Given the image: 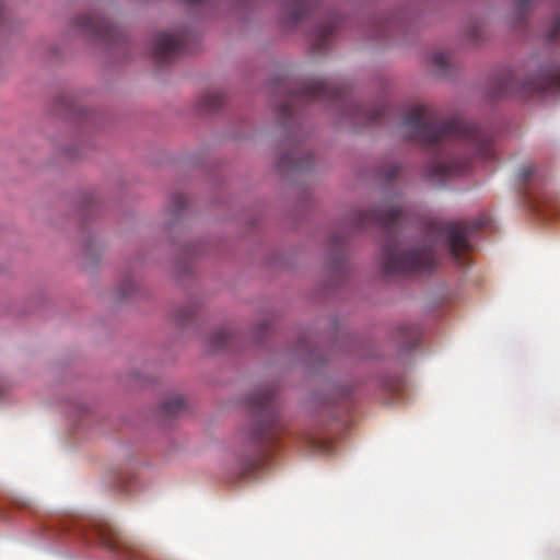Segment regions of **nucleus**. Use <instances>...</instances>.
I'll return each mask as SVG.
<instances>
[{
    "label": "nucleus",
    "instance_id": "4468645a",
    "mask_svg": "<svg viewBox=\"0 0 560 560\" xmlns=\"http://www.w3.org/2000/svg\"><path fill=\"white\" fill-rule=\"evenodd\" d=\"M223 94L218 90H210L205 92L198 101L200 109L205 112H214L223 104Z\"/></svg>",
    "mask_w": 560,
    "mask_h": 560
},
{
    "label": "nucleus",
    "instance_id": "ddd939ff",
    "mask_svg": "<svg viewBox=\"0 0 560 560\" xmlns=\"http://www.w3.org/2000/svg\"><path fill=\"white\" fill-rule=\"evenodd\" d=\"M336 27L337 23L335 19L322 24L316 30L313 49L316 51L323 50L329 44L330 37L334 34Z\"/></svg>",
    "mask_w": 560,
    "mask_h": 560
},
{
    "label": "nucleus",
    "instance_id": "2eb2a0df",
    "mask_svg": "<svg viewBox=\"0 0 560 560\" xmlns=\"http://www.w3.org/2000/svg\"><path fill=\"white\" fill-rule=\"evenodd\" d=\"M431 65L436 69V71L440 74H447L450 65H451V58L448 52L446 51H434L431 57Z\"/></svg>",
    "mask_w": 560,
    "mask_h": 560
},
{
    "label": "nucleus",
    "instance_id": "1a4fd4ad",
    "mask_svg": "<svg viewBox=\"0 0 560 560\" xmlns=\"http://www.w3.org/2000/svg\"><path fill=\"white\" fill-rule=\"evenodd\" d=\"M74 25L85 35L106 44H116L122 36L121 30L98 12L80 14Z\"/></svg>",
    "mask_w": 560,
    "mask_h": 560
},
{
    "label": "nucleus",
    "instance_id": "dca6fc26",
    "mask_svg": "<svg viewBox=\"0 0 560 560\" xmlns=\"http://www.w3.org/2000/svg\"><path fill=\"white\" fill-rule=\"evenodd\" d=\"M185 408V399L182 396H173L163 402L162 410L167 416H176Z\"/></svg>",
    "mask_w": 560,
    "mask_h": 560
},
{
    "label": "nucleus",
    "instance_id": "f3484780",
    "mask_svg": "<svg viewBox=\"0 0 560 560\" xmlns=\"http://www.w3.org/2000/svg\"><path fill=\"white\" fill-rule=\"evenodd\" d=\"M231 337L226 328L219 329L211 336L210 345L213 350H222L230 343Z\"/></svg>",
    "mask_w": 560,
    "mask_h": 560
},
{
    "label": "nucleus",
    "instance_id": "f257e3e1",
    "mask_svg": "<svg viewBox=\"0 0 560 560\" xmlns=\"http://www.w3.org/2000/svg\"><path fill=\"white\" fill-rule=\"evenodd\" d=\"M400 128L407 140L424 147L454 141L464 150L460 156H453L444 151L436 153L427 168L430 180H442L466 172L471 156L482 161L494 158L492 138L488 131L458 116L440 120L438 112L429 105L415 104L407 108Z\"/></svg>",
    "mask_w": 560,
    "mask_h": 560
},
{
    "label": "nucleus",
    "instance_id": "7ed1b4c3",
    "mask_svg": "<svg viewBox=\"0 0 560 560\" xmlns=\"http://www.w3.org/2000/svg\"><path fill=\"white\" fill-rule=\"evenodd\" d=\"M247 405L255 419L246 438L249 454L241 462V474L245 478H250L267 460L271 447L281 434V425L276 392L272 388L256 389L247 398Z\"/></svg>",
    "mask_w": 560,
    "mask_h": 560
},
{
    "label": "nucleus",
    "instance_id": "20e7f679",
    "mask_svg": "<svg viewBox=\"0 0 560 560\" xmlns=\"http://www.w3.org/2000/svg\"><path fill=\"white\" fill-rule=\"evenodd\" d=\"M347 88L328 79H310L300 83L289 92L287 98L279 105V114L282 119H289L294 115L298 105L314 101H332L340 103L343 115L361 125L380 124L389 115L390 107L387 104H377L366 107L349 102L346 97Z\"/></svg>",
    "mask_w": 560,
    "mask_h": 560
},
{
    "label": "nucleus",
    "instance_id": "6e6552de",
    "mask_svg": "<svg viewBox=\"0 0 560 560\" xmlns=\"http://www.w3.org/2000/svg\"><path fill=\"white\" fill-rule=\"evenodd\" d=\"M517 182L529 208L541 217H549V213L544 208L551 203V199L541 190L539 186L540 179L533 163H527L520 167Z\"/></svg>",
    "mask_w": 560,
    "mask_h": 560
},
{
    "label": "nucleus",
    "instance_id": "9b49d317",
    "mask_svg": "<svg viewBox=\"0 0 560 560\" xmlns=\"http://www.w3.org/2000/svg\"><path fill=\"white\" fill-rule=\"evenodd\" d=\"M312 156L303 153L299 148L283 154L278 161V167L281 171H305L311 166Z\"/></svg>",
    "mask_w": 560,
    "mask_h": 560
},
{
    "label": "nucleus",
    "instance_id": "423d86ee",
    "mask_svg": "<svg viewBox=\"0 0 560 560\" xmlns=\"http://www.w3.org/2000/svg\"><path fill=\"white\" fill-rule=\"evenodd\" d=\"M547 92H560V65L540 68L534 77L520 81L512 72L505 73L497 81V96L518 95L527 98Z\"/></svg>",
    "mask_w": 560,
    "mask_h": 560
},
{
    "label": "nucleus",
    "instance_id": "a211bd4d",
    "mask_svg": "<svg viewBox=\"0 0 560 560\" xmlns=\"http://www.w3.org/2000/svg\"><path fill=\"white\" fill-rule=\"evenodd\" d=\"M398 28V23L395 19H386L377 27V37L386 38L390 36Z\"/></svg>",
    "mask_w": 560,
    "mask_h": 560
},
{
    "label": "nucleus",
    "instance_id": "b1692460",
    "mask_svg": "<svg viewBox=\"0 0 560 560\" xmlns=\"http://www.w3.org/2000/svg\"><path fill=\"white\" fill-rule=\"evenodd\" d=\"M119 299H125L132 294L135 290V282L130 278H126L120 285Z\"/></svg>",
    "mask_w": 560,
    "mask_h": 560
},
{
    "label": "nucleus",
    "instance_id": "4be33fe9",
    "mask_svg": "<svg viewBox=\"0 0 560 560\" xmlns=\"http://www.w3.org/2000/svg\"><path fill=\"white\" fill-rule=\"evenodd\" d=\"M547 38L549 42H558L560 40V15H558L551 23L550 28L547 33Z\"/></svg>",
    "mask_w": 560,
    "mask_h": 560
},
{
    "label": "nucleus",
    "instance_id": "393cba45",
    "mask_svg": "<svg viewBox=\"0 0 560 560\" xmlns=\"http://www.w3.org/2000/svg\"><path fill=\"white\" fill-rule=\"evenodd\" d=\"M186 205H187V199L183 194H175L172 197V206H173L175 212H180L182 210H184Z\"/></svg>",
    "mask_w": 560,
    "mask_h": 560
},
{
    "label": "nucleus",
    "instance_id": "f03ea898",
    "mask_svg": "<svg viewBox=\"0 0 560 560\" xmlns=\"http://www.w3.org/2000/svg\"><path fill=\"white\" fill-rule=\"evenodd\" d=\"M485 220L454 222L434 220L425 230L427 244L422 248L400 252L395 242H387L382 249V266L386 275H409L431 271L435 266V253L444 249L454 264L468 265L467 254L471 250L469 236L485 226Z\"/></svg>",
    "mask_w": 560,
    "mask_h": 560
},
{
    "label": "nucleus",
    "instance_id": "412c9836",
    "mask_svg": "<svg viewBox=\"0 0 560 560\" xmlns=\"http://www.w3.org/2000/svg\"><path fill=\"white\" fill-rule=\"evenodd\" d=\"M305 443L314 452H325L328 447L325 441L313 435H306Z\"/></svg>",
    "mask_w": 560,
    "mask_h": 560
},
{
    "label": "nucleus",
    "instance_id": "39448f33",
    "mask_svg": "<svg viewBox=\"0 0 560 560\" xmlns=\"http://www.w3.org/2000/svg\"><path fill=\"white\" fill-rule=\"evenodd\" d=\"M62 532H73L89 544H98L119 560H145L150 549L121 533L113 524L83 520H67L61 524Z\"/></svg>",
    "mask_w": 560,
    "mask_h": 560
},
{
    "label": "nucleus",
    "instance_id": "bb28decb",
    "mask_svg": "<svg viewBox=\"0 0 560 560\" xmlns=\"http://www.w3.org/2000/svg\"><path fill=\"white\" fill-rule=\"evenodd\" d=\"M183 1L189 5H198L202 2H206L207 0H183Z\"/></svg>",
    "mask_w": 560,
    "mask_h": 560
},
{
    "label": "nucleus",
    "instance_id": "9d476101",
    "mask_svg": "<svg viewBox=\"0 0 560 560\" xmlns=\"http://www.w3.org/2000/svg\"><path fill=\"white\" fill-rule=\"evenodd\" d=\"M190 38L191 35L186 28L156 34L152 45L154 59L164 63L179 57L187 51Z\"/></svg>",
    "mask_w": 560,
    "mask_h": 560
},
{
    "label": "nucleus",
    "instance_id": "aec40b11",
    "mask_svg": "<svg viewBox=\"0 0 560 560\" xmlns=\"http://www.w3.org/2000/svg\"><path fill=\"white\" fill-rule=\"evenodd\" d=\"M536 0H514L516 14L522 18L526 15L535 5Z\"/></svg>",
    "mask_w": 560,
    "mask_h": 560
},
{
    "label": "nucleus",
    "instance_id": "c85d7f7f",
    "mask_svg": "<svg viewBox=\"0 0 560 560\" xmlns=\"http://www.w3.org/2000/svg\"><path fill=\"white\" fill-rule=\"evenodd\" d=\"M179 317H180V319H185V318H188V315L184 316L183 314H179Z\"/></svg>",
    "mask_w": 560,
    "mask_h": 560
},
{
    "label": "nucleus",
    "instance_id": "5701e85b",
    "mask_svg": "<svg viewBox=\"0 0 560 560\" xmlns=\"http://www.w3.org/2000/svg\"><path fill=\"white\" fill-rule=\"evenodd\" d=\"M399 172H400L399 165L388 164V165H385L381 170L380 174L382 177H384L386 180L389 182V180L394 179L398 175Z\"/></svg>",
    "mask_w": 560,
    "mask_h": 560
},
{
    "label": "nucleus",
    "instance_id": "f8f14e48",
    "mask_svg": "<svg viewBox=\"0 0 560 560\" xmlns=\"http://www.w3.org/2000/svg\"><path fill=\"white\" fill-rule=\"evenodd\" d=\"M316 0H290L283 4L285 21L291 24L298 23L308 13Z\"/></svg>",
    "mask_w": 560,
    "mask_h": 560
},
{
    "label": "nucleus",
    "instance_id": "a878e982",
    "mask_svg": "<svg viewBox=\"0 0 560 560\" xmlns=\"http://www.w3.org/2000/svg\"><path fill=\"white\" fill-rule=\"evenodd\" d=\"M469 36L472 40L477 42L480 37V27L477 25L472 26L469 31Z\"/></svg>",
    "mask_w": 560,
    "mask_h": 560
},
{
    "label": "nucleus",
    "instance_id": "cd10ccee",
    "mask_svg": "<svg viewBox=\"0 0 560 560\" xmlns=\"http://www.w3.org/2000/svg\"><path fill=\"white\" fill-rule=\"evenodd\" d=\"M331 243L334 244V246L338 247V248H341L343 243L337 238H335V236L331 237Z\"/></svg>",
    "mask_w": 560,
    "mask_h": 560
},
{
    "label": "nucleus",
    "instance_id": "0eeeda50",
    "mask_svg": "<svg viewBox=\"0 0 560 560\" xmlns=\"http://www.w3.org/2000/svg\"><path fill=\"white\" fill-rule=\"evenodd\" d=\"M402 221V207L400 198L396 197L385 201L380 208L372 210H358L353 215V225L362 229L368 225H377L392 234Z\"/></svg>",
    "mask_w": 560,
    "mask_h": 560
},
{
    "label": "nucleus",
    "instance_id": "6ab92c4d",
    "mask_svg": "<svg viewBox=\"0 0 560 560\" xmlns=\"http://www.w3.org/2000/svg\"><path fill=\"white\" fill-rule=\"evenodd\" d=\"M402 338L406 339L407 348H413L418 343V331L415 327L404 326L399 328Z\"/></svg>",
    "mask_w": 560,
    "mask_h": 560
}]
</instances>
